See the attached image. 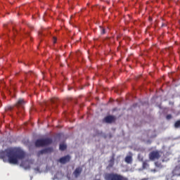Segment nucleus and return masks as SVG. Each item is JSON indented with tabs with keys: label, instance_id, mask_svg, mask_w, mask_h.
I'll list each match as a JSON object with an SVG mask.
<instances>
[{
	"label": "nucleus",
	"instance_id": "1",
	"mask_svg": "<svg viewBox=\"0 0 180 180\" xmlns=\"http://www.w3.org/2000/svg\"><path fill=\"white\" fill-rule=\"evenodd\" d=\"M0 157L2 160L8 158L9 164L16 165L26 157V153L19 148H8L0 153Z\"/></svg>",
	"mask_w": 180,
	"mask_h": 180
},
{
	"label": "nucleus",
	"instance_id": "2",
	"mask_svg": "<svg viewBox=\"0 0 180 180\" xmlns=\"http://www.w3.org/2000/svg\"><path fill=\"white\" fill-rule=\"evenodd\" d=\"M180 177V160H178L175 163L174 168L172 170V174L166 175V180H174V178Z\"/></svg>",
	"mask_w": 180,
	"mask_h": 180
},
{
	"label": "nucleus",
	"instance_id": "3",
	"mask_svg": "<svg viewBox=\"0 0 180 180\" xmlns=\"http://www.w3.org/2000/svg\"><path fill=\"white\" fill-rule=\"evenodd\" d=\"M105 180H129L127 177L123 176L122 174L117 173H107L104 176Z\"/></svg>",
	"mask_w": 180,
	"mask_h": 180
},
{
	"label": "nucleus",
	"instance_id": "4",
	"mask_svg": "<svg viewBox=\"0 0 180 180\" xmlns=\"http://www.w3.org/2000/svg\"><path fill=\"white\" fill-rule=\"evenodd\" d=\"M53 143L51 138H45L37 139L35 141V147H46V146H50Z\"/></svg>",
	"mask_w": 180,
	"mask_h": 180
},
{
	"label": "nucleus",
	"instance_id": "5",
	"mask_svg": "<svg viewBox=\"0 0 180 180\" xmlns=\"http://www.w3.org/2000/svg\"><path fill=\"white\" fill-rule=\"evenodd\" d=\"M161 158V155L160 154V151L153 150L149 153V160L150 161H155V160H160Z\"/></svg>",
	"mask_w": 180,
	"mask_h": 180
},
{
	"label": "nucleus",
	"instance_id": "6",
	"mask_svg": "<svg viewBox=\"0 0 180 180\" xmlns=\"http://www.w3.org/2000/svg\"><path fill=\"white\" fill-rule=\"evenodd\" d=\"M70 160H71V156H70V155H67L64 157L60 158L58 162L60 164H67V162H70Z\"/></svg>",
	"mask_w": 180,
	"mask_h": 180
},
{
	"label": "nucleus",
	"instance_id": "7",
	"mask_svg": "<svg viewBox=\"0 0 180 180\" xmlns=\"http://www.w3.org/2000/svg\"><path fill=\"white\" fill-rule=\"evenodd\" d=\"M51 153H53V148L49 147L39 150L38 152V155H41L43 154H50Z\"/></svg>",
	"mask_w": 180,
	"mask_h": 180
},
{
	"label": "nucleus",
	"instance_id": "8",
	"mask_svg": "<svg viewBox=\"0 0 180 180\" xmlns=\"http://www.w3.org/2000/svg\"><path fill=\"white\" fill-rule=\"evenodd\" d=\"M105 123H113L116 122V117L113 115H108L104 118Z\"/></svg>",
	"mask_w": 180,
	"mask_h": 180
},
{
	"label": "nucleus",
	"instance_id": "9",
	"mask_svg": "<svg viewBox=\"0 0 180 180\" xmlns=\"http://www.w3.org/2000/svg\"><path fill=\"white\" fill-rule=\"evenodd\" d=\"M81 174H82V167H78L75 169L72 174L74 175L75 178H79Z\"/></svg>",
	"mask_w": 180,
	"mask_h": 180
},
{
	"label": "nucleus",
	"instance_id": "10",
	"mask_svg": "<svg viewBox=\"0 0 180 180\" xmlns=\"http://www.w3.org/2000/svg\"><path fill=\"white\" fill-rule=\"evenodd\" d=\"M26 103V101H25L24 99L22 98H20L17 103L15 104V106H17L18 108H25V104Z\"/></svg>",
	"mask_w": 180,
	"mask_h": 180
},
{
	"label": "nucleus",
	"instance_id": "11",
	"mask_svg": "<svg viewBox=\"0 0 180 180\" xmlns=\"http://www.w3.org/2000/svg\"><path fill=\"white\" fill-rule=\"evenodd\" d=\"M27 162H22L20 166L25 168V169H30V165H27Z\"/></svg>",
	"mask_w": 180,
	"mask_h": 180
},
{
	"label": "nucleus",
	"instance_id": "12",
	"mask_svg": "<svg viewBox=\"0 0 180 180\" xmlns=\"http://www.w3.org/2000/svg\"><path fill=\"white\" fill-rule=\"evenodd\" d=\"M125 162H127V164H131V162H133V158L130 155L127 156L125 158Z\"/></svg>",
	"mask_w": 180,
	"mask_h": 180
},
{
	"label": "nucleus",
	"instance_id": "13",
	"mask_svg": "<svg viewBox=\"0 0 180 180\" xmlns=\"http://www.w3.org/2000/svg\"><path fill=\"white\" fill-rule=\"evenodd\" d=\"M115 165V158H112L109 161L108 168H112Z\"/></svg>",
	"mask_w": 180,
	"mask_h": 180
},
{
	"label": "nucleus",
	"instance_id": "14",
	"mask_svg": "<svg viewBox=\"0 0 180 180\" xmlns=\"http://www.w3.org/2000/svg\"><path fill=\"white\" fill-rule=\"evenodd\" d=\"M59 148L61 151H64V150H67V145L62 143L60 145Z\"/></svg>",
	"mask_w": 180,
	"mask_h": 180
},
{
	"label": "nucleus",
	"instance_id": "15",
	"mask_svg": "<svg viewBox=\"0 0 180 180\" xmlns=\"http://www.w3.org/2000/svg\"><path fill=\"white\" fill-rule=\"evenodd\" d=\"M167 161H169V158H168L167 155H163V157H162V162H167Z\"/></svg>",
	"mask_w": 180,
	"mask_h": 180
},
{
	"label": "nucleus",
	"instance_id": "16",
	"mask_svg": "<svg viewBox=\"0 0 180 180\" xmlns=\"http://www.w3.org/2000/svg\"><path fill=\"white\" fill-rule=\"evenodd\" d=\"M174 127H175V129H179V127H180V120L175 122Z\"/></svg>",
	"mask_w": 180,
	"mask_h": 180
},
{
	"label": "nucleus",
	"instance_id": "17",
	"mask_svg": "<svg viewBox=\"0 0 180 180\" xmlns=\"http://www.w3.org/2000/svg\"><path fill=\"white\" fill-rule=\"evenodd\" d=\"M155 165L158 168H162V165L160 162H155Z\"/></svg>",
	"mask_w": 180,
	"mask_h": 180
},
{
	"label": "nucleus",
	"instance_id": "18",
	"mask_svg": "<svg viewBox=\"0 0 180 180\" xmlns=\"http://www.w3.org/2000/svg\"><path fill=\"white\" fill-rule=\"evenodd\" d=\"M101 34H105L106 33L105 28L100 27Z\"/></svg>",
	"mask_w": 180,
	"mask_h": 180
},
{
	"label": "nucleus",
	"instance_id": "19",
	"mask_svg": "<svg viewBox=\"0 0 180 180\" xmlns=\"http://www.w3.org/2000/svg\"><path fill=\"white\" fill-rule=\"evenodd\" d=\"M148 167V163L146 162H143V168H147Z\"/></svg>",
	"mask_w": 180,
	"mask_h": 180
},
{
	"label": "nucleus",
	"instance_id": "20",
	"mask_svg": "<svg viewBox=\"0 0 180 180\" xmlns=\"http://www.w3.org/2000/svg\"><path fill=\"white\" fill-rule=\"evenodd\" d=\"M166 119H167V120H170V119H172V115L171 114L167 115L166 116Z\"/></svg>",
	"mask_w": 180,
	"mask_h": 180
},
{
	"label": "nucleus",
	"instance_id": "21",
	"mask_svg": "<svg viewBox=\"0 0 180 180\" xmlns=\"http://www.w3.org/2000/svg\"><path fill=\"white\" fill-rule=\"evenodd\" d=\"M53 43H54V44H56V43H57V38L53 37Z\"/></svg>",
	"mask_w": 180,
	"mask_h": 180
},
{
	"label": "nucleus",
	"instance_id": "22",
	"mask_svg": "<svg viewBox=\"0 0 180 180\" xmlns=\"http://www.w3.org/2000/svg\"><path fill=\"white\" fill-rule=\"evenodd\" d=\"M141 161H143V158L141 159Z\"/></svg>",
	"mask_w": 180,
	"mask_h": 180
}]
</instances>
